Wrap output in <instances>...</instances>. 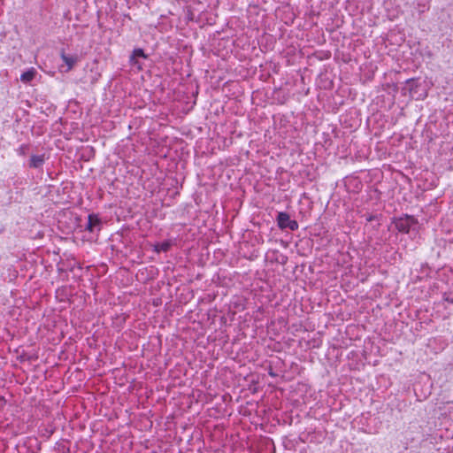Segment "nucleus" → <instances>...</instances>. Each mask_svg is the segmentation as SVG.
<instances>
[{
    "instance_id": "nucleus-1",
    "label": "nucleus",
    "mask_w": 453,
    "mask_h": 453,
    "mask_svg": "<svg viewBox=\"0 0 453 453\" xmlns=\"http://www.w3.org/2000/svg\"><path fill=\"white\" fill-rule=\"evenodd\" d=\"M277 223L280 228H289L290 230H296L298 224L296 220H291L287 212H279L277 216Z\"/></svg>"
},
{
    "instance_id": "nucleus-2",
    "label": "nucleus",
    "mask_w": 453,
    "mask_h": 453,
    "mask_svg": "<svg viewBox=\"0 0 453 453\" xmlns=\"http://www.w3.org/2000/svg\"><path fill=\"white\" fill-rule=\"evenodd\" d=\"M417 223V220L411 216H405L399 218L395 220V225L398 231L408 233L412 226Z\"/></svg>"
},
{
    "instance_id": "nucleus-3",
    "label": "nucleus",
    "mask_w": 453,
    "mask_h": 453,
    "mask_svg": "<svg viewBox=\"0 0 453 453\" xmlns=\"http://www.w3.org/2000/svg\"><path fill=\"white\" fill-rule=\"evenodd\" d=\"M45 162V156L42 155H32L29 160V167L40 168Z\"/></svg>"
},
{
    "instance_id": "nucleus-4",
    "label": "nucleus",
    "mask_w": 453,
    "mask_h": 453,
    "mask_svg": "<svg viewBox=\"0 0 453 453\" xmlns=\"http://www.w3.org/2000/svg\"><path fill=\"white\" fill-rule=\"evenodd\" d=\"M137 58H147V56L145 55L144 51L142 49H135L133 50V53L130 57V63L134 65H137L138 68H141V65L136 61Z\"/></svg>"
},
{
    "instance_id": "nucleus-5",
    "label": "nucleus",
    "mask_w": 453,
    "mask_h": 453,
    "mask_svg": "<svg viewBox=\"0 0 453 453\" xmlns=\"http://www.w3.org/2000/svg\"><path fill=\"white\" fill-rule=\"evenodd\" d=\"M36 75V70L35 68H30L27 71L24 72L20 75V81L23 83H28L30 82Z\"/></svg>"
},
{
    "instance_id": "nucleus-6",
    "label": "nucleus",
    "mask_w": 453,
    "mask_h": 453,
    "mask_svg": "<svg viewBox=\"0 0 453 453\" xmlns=\"http://www.w3.org/2000/svg\"><path fill=\"white\" fill-rule=\"evenodd\" d=\"M61 58L67 65L66 72L70 71L77 62L76 57H69L64 51L61 53Z\"/></svg>"
},
{
    "instance_id": "nucleus-7",
    "label": "nucleus",
    "mask_w": 453,
    "mask_h": 453,
    "mask_svg": "<svg viewBox=\"0 0 453 453\" xmlns=\"http://www.w3.org/2000/svg\"><path fill=\"white\" fill-rule=\"evenodd\" d=\"M99 224H100V220L97 218V216L89 215L88 220V225H87V229L92 232L96 226H99Z\"/></svg>"
},
{
    "instance_id": "nucleus-8",
    "label": "nucleus",
    "mask_w": 453,
    "mask_h": 453,
    "mask_svg": "<svg viewBox=\"0 0 453 453\" xmlns=\"http://www.w3.org/2000/svg\"><path fill=\"white\" fill-rule=\"evenodd\" d=\"M171 247V242H168V241H165V242H159L157 244H156L154 246V250L157 253L161 252V251H167Z\"/></svg>"
},
{
    "instance_id": "nucleus-9",
    "label": "nucleus",
    "mask_w": 453,
    "mask_h": 453,
    "mask_svg": "<svg viewBox=\"0 0 453 453\" xmlns=\"http://www.w3.org/2000/svg\"><path fill=\"white\" fill-rule=\"evenodd\" d=\"M26 150H27V146L25 145H22L19 148V153L20 155H25L26 154Z\"/></svg>"
}]
</instances>
